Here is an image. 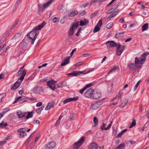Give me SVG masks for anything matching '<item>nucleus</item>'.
<instances>
[{"label": "nucleus", "mask_w": 149, "mask_h": 149, "mask_svg": "<svg viewBox=\"0 0 149 149\" xmlns=\"http://www.w3.org/2000/svg\"><path fill=\"white\" fill-rule=\"evenodd\" d=\"M149 54V52H146L144 53L140 56L138 58L136 57L135 59V63H131L127 65V67L132 71H134L137 68L138 69L141 68L145 62L146 56Z\"/></svg>", "instance_id": "nucleus-1"}, {"label": "nucleus", "mask_w": 149, "mask_h": 149, "mask_svg": "<svg viewBox=\"0 0 149 149\" xmlns=\"http://www.w3.org/2000/svg\"><path fill=\"white\" fill-rule=\"evenodd\" d=\"M46 24V23L44 21L41 24L34 27L33 30L27 34L28 37L32 40L31 44H34V41L39 34V31Z\"/></svg>", "instance_id": "nucleus-2"}, {"label": "nucleus", "mask_w": 149, "mask_h": 149, "mask_svg": "<svg viewBox=\"0 0 149 149\" xmlns=\"http://www.w3.org/2000/svg\"><path fill=\"white\" fill-rule=\"evenodd\" d=\"M108 47L109 48L116 47V54L118 56H120L125 49V47L124 46H121L120 43L117 44L114 41H108L106 43Z\"/></svg>", "instance_id": "nucleus-3"}, {"label": "nucleus", "mask_w": 149, "mask_h": 149, "mask_svg": "<svg viewBox=\"0 0 149 149\" xmlns=\"http://www.w3.org/2000/svg\"><path fill=\"white\" fill-rule=\"evenodd\" d=\"M85 137L82 136L77 142L74 143L73 146L74 149H78L83 143L85 141Z\"/></svg>", "instance_id": "nucleus-4"}, {"label": "nucleus", "mask_w": 149, "mask_h": 149, "mask_svg": "<svg viewBox=\"0 0 149 149\" xmlns=\"http://www.w3.org/2000/svg\"><path fill=\"white\" fill-rule=\"evenodd\" d=\"M57 82L54 80L52 79L47 82V85L53 91H54L57 88L56 87V85L55 84H56Z\"/></svg>", "instance_id": "nucleus-5"}, {"label": "nucleus", "mask_w": 149, "mask_h": 149, "mask_svg": "<svg viewBox=\"0 0 149 149\" xmlns=\"http://www.w3.org/2000/svg\"><path fill=\"white\" fill-rule=\"evenodd\" d=\"M94 92L93 90L90 88L85 93L84 95L86 97L92 98Z\"/></svg>", "instance_id": "nucleus-6"}, {"label": "nucleus", "mask_w": 149, "mask_h": 149, "mask_svg": "<svg viewBox=\"0 0 149 149\" xmlns=\"http://www.w3.org/2000/svg\"><path fill=\"white\" fill-rule=\"evenodd\" d=\"M32 91L34 93L39 94L43 91L42 87L40 86H36L34 87L32 90Z\"/></svg>", "instance_id": "nucleus-7"}, {"label": "nucleus", "mask_w": 149, "mask_h": 149, "mask_svg": "<svg viewBox=\"0 0 149 149\" xmlns=\"http://www.w3.org/2000/svg\"><path fill=\"white\" fill-rule=\"evenodd\" d=\"M25 130L24 128H20L17 130V131L20 133L19 135L20 137L24 138L26 136L27 134L25 132Z\"/></svg>", "instance_id": "nucleus-8"}, {"label": "nucleus", "mask_w": 149, "mask_h": 149, "mask_svg": "<svg viewBox=\"0 0 149 149\" xmlns=\"http://www.w3.org/2000/svg\"><path fill=\"white\" fill-rule=\"evenodd\" d=\"M102 102L100 101L97 102L94 104H92V108L93 109L95 110L100 107L102 104Z\"/></svg>", "instance_id": "nucleus-9"}, {"label": "nucleus", "mask_w": 149, "mask_h": 149, "mask_svg": "<svg viewBox=\"0 0 149 149\" xmlns=\"http://www.w3.org/2000/svg\"><path fill=\"white\" fill-rule=\"evenodd\" d=\"M45 146L48 148L52 149L55 147L56 143L53 141L51 142L46 144Z\"/></svg>", "instance_id": "nucleus-10"}, {"label": "nucleus", "mask_w": 149, "mask_h": 149, "mask_svg": "<svg viewBox=\"0 0 149 149\" xmlns=\"http://www.w3.org/2000/svg\"><path fill=\"white\" fill-rule=\"evenodd\" d=\"M21 84V82L17 81L12 85L11 88V90H14L16 89L20 86Z\"/></svg>", "instance_id": "nucleus-11"}, {"label": "nucleus", "mask_w": 149, "mask_h": 149, "mask_svg": "<svg viewBox=\"0 0 149 149\" xmlns=\"http://www.w3.org/2000/svg\"><path fill=\"white\" fill-rule=\"evenodd\" d=\"M98 145L95 142H93L91 143L88 146V149H97Z\"/></svg>", "instance_id": "nucleus-12"}, {"label": "nucleus", "mask_w": 149, "mask_h": 149, "mask_svg": "<svg viewBox=\"0 0 149 149\" xmlns=\"http://www.w3.org/2000/svg\"><path fill=\"white\" fill-rule=\"evenodd\" d=\"M112 123L113 121H111L110 123L107 127H105L106 124L103 123L102 126L100 127V128L102 130H107L111 128V126Z\"/></svg>", "instance_id": "nucleus-13"}, {"label": "nucleus", "mask_w": 149, "mask_h": 149, "mask_svg": "<svg viewBox=\"0 0 149 149\" xmlns=\"http://www.w3.org/2000/svg\"><path fill=\"white\" fill-rule=\"evenodd\" d=\"M80 25L81 26H85L87 25L89 23L88 19H81L79 22Z\"/></svg>", "instance_id": "nucleus-14"}, {"label": "nucleus", "mask_w": 149, "mask_h": 149, "mask_svg": "<svg viewBox=\"0 0 149 149\" xmlns=\"http://www.w3.org/2000/svg\"><path fill=\"white\" fill-rule=\"evenodd\" d=\"M83 71H75L74 72L69 73L68 74V76H74L77 75H79L81 74H83L84 73Z\"/></svg>", "instance_id": "nucleus-15"}, {"label": "nucleus", "mask_w": 149, "mask_h": 149, "mask_svg": "<svg viewBox=\"0 0 149 149\" xmlns=\"http://www.w3.org/2000/svg\"><path fill=\"white\" fill-rule=\"evenodd\" d=\"M17 114L19 118H22L25 117L27 114L26 112H22L20 111H18L17 112Z\"/></svg>", "instance_id": "nucleus-16"}, {"label": "nucleus", "mask_w": 149, "mask_h": 149, "mask_svg": "<svg viewBox=\"0 0 149 149\" xmlns=\"http://www.w3.org/2000/svg\"><path fill=\"white\" fill-rule=\"evenodd\" d=\"M26 70H24L22 71V72L21 74V76L17 81L21 82V83H22V81L23 80L24 77L26 75Z\"/></svg>", "instance_id": "nucleus-17"}, {"label": "nucleus", "mask_w": 149, "mask_h": 149, "mask_svg": "<svg viewBox=\"0 0 149 149\" xmlns=\"http://www.w3.org/2000/svg\"><path fill=\"white\" fill-rule=\"evenodd\" d=\"M101 96V93L99 91L93 94L92 98L94 99H98L100 98Z\"/></svg>", "instance_id": "nucleus-18"}, {"label": "nucleus", "mask_w": 149, "mask_h": 149, "mask_svg": "<svg viewBox=\"0 0 149 149\" xmlns=\"http://www.w3.org/2000/svg\"><path fill=\"white\" fill-rule=\"evenodd\" d=\"M70 57V56H68L67 58H64L63 61V62L61 64V66L65 65L68 63L69 62Z\"/></svg>", "instance_id": "nucleus-19"}, {"label": "nucleus", "mask_w": 149, "mask_h": 149, "mask_svg": "<svg viewBox=\"0 0 149 149\" xmlns=\"http://www.w3.org/2000/svg\"><path fill=\"white\" fill-rule=\"evenodd\" d=\"M79 26L78 22H77L75 23H72V25L71 26L70 29L73 30L76 29Z\"/></svg>", "instance_id": "nucleus-20"}, {"label": "nucleus", "mask_w": 149, "mask_h": 149, "mask_svg": "<svg viewBox=\"0 0 149 149\" xmlns=\"http://www.w3.org/2000/svg\"><path fill=\"white\" fill-rule=\"evenodd\" d=\"M119 12V11H116L113 12L108 17L107 19L109 20L111 18L113 17L117 14H118Z\"/></svg>", "instance_id": "nucleus-21"}, {"label": "nucleus", "mask_w": 149, "mask_h": 149, "mask_svg": "<svg viewBox=\"0 0 149 149\" xmlns=\"http://www.w3.org/2000/svg\"><path fill=\"white\" fill-rule=\"evenodd\" d=\"M54 0H50L47 3L43 5V9L44 10L46 7H48L54 1Z\"/></svg>", "instance_id": "nucleus-22"}, {"label": "nucleus", "mask_w": 149, "mask_h": 149, "mask_svg": "<svg viewBox=\"0 0 149 149\" xmlns=\"http://www.w3.org/2000/svg\"><path fill=\"white\" fill-rule=\"evenodd\" d=\"M120 92L119 91L118 94L115 97L112 101H114L116 102H118V101L120 98L122 93H120Z\"/></svg>", "instance_id": "nucleus-23"}, {"label": "nucleus", "mask_w": 149, "mask_h": 149, "mask_svg": "<svg viewBox=\"0 0 149 149\" xmlns=\"http://www.w3.org/2000/svg\"><path fill=\"white\" fill-rule=\"evenodd\" d=\"M54 103L53 102H49L47 104L45 108V110H48L50 109V108L53 107L54 106Z\"/></svg>", "instance_id": "nucleus-24"}, {"label": "nucleus", "mask_w": 149, "mask_h": 149, "mask_svg": "<svg viewBox=\"0 0 149 149\" xmlns=\"http://www.w3.org/2000/svg\"><path fill=\"white\" fill-rule=\"evenodd\" d=\"M125 145L124 143H121L118 146L114 149H125Z\"/></svg>", "instance_id": "nucleus-25"}, {"label": "nucleus", "mask_w": 149, "mask_h": 149, "mask_svg": "<svg viewBox=\"0 0 149 149\" xmlns=\"http://www.w3.org/2000/svg\"><path fill=\"white\" fill-rule=\"evenodd\" d=\"M148 23H146L142 26V31H146L148 29Z\"/></svg>", "instance_id": "nucleus-26"}, {"label": "nucleus", "mask_w": 149, "mask_h": 149, "mask_svg": "<svg viewBox=\"0 0 149 149\" xmlns=\"http://www.w3.org/2000/svg\"><path fill=\"white\" fill-rule=\"evenodd\" d=\"M78 13V12L76 10H74L71 12L69 15L70 17H73L77 15Z\"/></svg>", "instance_id": "nucleus-27"}, {"label": "nucleus", "mask_w": 149, "mask_h": 149, "mask_svg": "<svg viewBox=\"0 0 149 149\" xmlns=\"http://www.w3.org/2000/svg\"><path fill=\"white\" fill-rule=\"evenodd\" d=\"M33 111L31 112H27V115L26 116V118L28 119L29 118H32L33 117Z\"/></svg>", "instance_id": "nucleus-28"}, {"label": "nucleus", "mask_w": 149, "mask_h": 149, "mask_svg": "<svg viewBox=\"0 0 149 149\" xmlns=\"http://www.w3.org/2000/svg\"><path fill=\"white\" fill-rule=\"evenodd\" d=\"M93 122L95 124L94 126L96 127L98 125V120L97 117H95L93 118Z\"/></svg>", "instance_id": "nucleus-29"}, {"label": "nucleus", "mask_w": 149, "mask_h": 149, "mask_svg": "<svg viewBox=\"0 0 149 149\" xmlns=\"http://www.w3.org/2000/svg\"><path fill=\"white\" fill-rule=\"evenodd\" d=\"M100 27L97 26H96L93 30V32L94 33L97 32L99 31L100 30Z\"/></svg>", "instance_id": "nucleus-30"}, {"label": "nucleus", "mask_w": 149, "mask_h": 149, "mask_svg": "<svg viewBox=\"0 0 149 149\" xmlns=\"http://www.w3.org/2000/svg\"><path fill=\"white\" fill-rule=\"evenodd\" d=\"M21 34L22 33L21 32L17 33L15 34V35H14V38H15V39H18L20 36Z\"/></svg>", "instance_id": "nucleus-31"}, {"label": "nucleus", "mask_w": 149, "mask_h": 149, "mask_svg": "<svg viewBox=\"0 0 149 149\" xmlns=\"http://www.w3.org/2000/svg\"><path fill=\"white\" fill-rule=\"evenodd\" d=\"M44 108V106H42L37 109L36 110V111L37 113H40L41 111Z\"/></svg>", "instance_id": "nucleus-32"}, {"label": "nucleus", "mask_w": 149, "mask_h": 149, "mask_svg": "<svg viewBox=\"0 0 149 149\" xmlns=\"http://www.w3.org/2000/svg\"><path fill=\"white\" fill-rule=\"evenodd\" d=\"M113 25V23L112 22H110L107 25L106 27L108 29H110L112 27Z\"/></svg>", "instance_id": "nucleus-33"}, {"label": "nucleus", "mask_w": 149, "mask_h": 149, "mask_svg": "<svg viewBox=\"0 0 149 149\" xmlns=\"http://www.w3.org/2000/svg\"><path fill=\"white\" fill-rule=\"evenodd\" d=\"M117 68L118 67L117 66H114L111 69V70L108 73L109 74L112 72H114L117 70Z\"/></svg>", "instance_id": "nucleus-34"}, {"label": "nucleus", "mask_w": 149, "mask_h": 149, "mask_svg": "<svg viewBox=\"0 0 149 149\" xmlns=\"http://www.w3.org/2000/svg\"><path fill=\"white\" fill-rule=\"evenodd\" d=\"M136 125V120L135 119H133L132 123L131 125L129 127L131 128L134 126H135Z\"/></svg>", "instance_id": "nucleus-35"}, {"label": "nucleus", "mask_w": 149, "mask_h": 149, "mask_svg": "<svg viewBox=\"0 0 149 149\" xmlns=\"http://www.w3.org/2000/svg\"><path fill=\"white\" fill-rule=\"evenodd\" d=\"M119 4V3H116L115 4L113 5V7L112 8L113 9L115 10H116V9L118 8Z\"/></svg>", "instance_id": "nucleus-36"}, {"label": "nucleus", "mask_w": 149, "mask_h": 149, "mask_svg": "<svg viewBox=\"0 0 149 149\" xmlns=\"http://www.w3.org/2000/svg\"><path fill=\"white\" fill-rule=\"evenodd\" d=\"M74 30H72V29L70 28L69 29V31L68 33V36H72L74 33Z\"/></svg>", "instance_id": "nucleus-37"}, {"label": "nucleus", "mask_w": 149, "mask_h": 149, "mask_svg": "<svg viewBox=\"0 0 149 149\" xmlns=\"http://www.w3.org/2000/svg\"><path fill=\"white\" fill-rule=\"evenodd\" d=\"M7 125V123H4L3 122H2L0 123V127L1 128H3L5 127Z\"/></svg>", "instance_id": "nucleus-38"}, {"label": "nucleus", "mask_w": 149, "mask_h": 149, "mask_svg": "<svg viewBox=\"0 0 149 149\" xmlns=\"http://www.w3.org/2000/svg\"><path fill=\"white\" fill-rule=\"evenodd\" d=\"M102 25V19H100L99 20L98 22L97 23L96 26H99L100 28Z\"/></svg>", "instance_id": "nucleus-39"}, {"label": "nucleus", "mask_w": 149, "mask_h": 149, "mask_svg": "<svg viewBox=\"0 0 149 149\" xmlns=\"http://www.w3.org/2000/svg\"><path fill=\"white\" fill-rule=\"evenodd\" d=\"M27 100V97L21 99L19 101V103H22L26 101Z\"/></svg>", "instance_id": "nucleus-40"}, {"label": "nucleus", "mask_w": 149, "mask_h": 149, "mask_svg": "<svg viewBox=\"0 0 149 149\" xmlns=\"http://www.w3.org/2000/svg\"><path fill=\"white\" fill-rule=\"evenodd\" d=\"M140 80L139 81H138V82L137 83L136 85H135L134 88V91H135L136 89H137V88L138 87L139 84H140Z\"/></svg>", "instance_id": "nucleus-41"}, {"label": "nucleus", "mask_w": 149, "mask_h": 149, "mask_svg": "<svg viewBox=\"0 0 149 149\" xmlns=\"http://www.w3.org/2000/svg\"><path fill=\"white\" fill-rule=\"evenodd\" d=\"M59 21L58 18L55 17L53 18L52 20V22L53 23H55L58 22Z\"/></svg>", "instance_id": "nucleus-42"}, {"label": "nucleus", "mask_w": 149, "mask_h": 149, "mask_svg": "<svg viewBox=\"0 0 149 149\" xmlns=\"http://www.w3.org/2000/svg\"><path fill=\"white\" fill-rule=\"evenodd\" d=\"M114 10L112 8H111L109 10H108L106 12V13L107 14H109L112 12H113V11H114Z\"/></svg>", "instance_id": "nucleus-43"}, {"label": "nucleus", "mask_w": 149, "mask_h": 149, "mask_svg": "<svg viewBox=\"0 0 149 149\" xmlns=\"http://www.w3.org/2000/svg\"><path fill=\"white\" fill-rule=\"evenodd\" d=\"M6 96L5 94H2L0 95V102L2 101V99Z\"/></svg>", "instance_id": "nucleus-44"}, {"label": "nucleus", "mask_w": 149, "mask_h": 149, "mask_svg": "<svg viewBox=\"0 0 149 149\" xmlns=\"http://www.w3.org/2000/svg\"><path fill=\"white\" fill-rule=\"evenodd\" d=\"M19 20L18 19H16V21L15 23L12 26V28H14L15 26L17 25V23H18L19 22Z\"/></svg>", "instance_id": "nucleus-45"}, {"label": "nucleus", "mask_w": 149, "mask_h": 149, "mask_svg": "<svg viewBox=\"0 0 149 149\" xmlns=\"http://www.w3.org/2000/svg\"><path fill=\"white\" fill-rule=\"evenodd\" d=\"M33 123L35 124H39L40 123V121L38 120H34Z\"/></svg>", "instance_id": "nucleus-46"}, {"label": "nucleus", "mask_w": 149, "mask_h": 149, "mask_svg": "<svg viewBox=\"0 0 149 149\" xmlns=\"http://www.w3.org/2000/svg\"><path fill=\"white\" fill-rule=\"evenodd\" d=\"M86 12L84 10L82 11L79 12V15L81 16H83L86 14Z\"/></svg>", "instance_id": "nucleus-47"}, {"label": "nucleus", "mask_w": 149, "mask_h": 149, "mask_svg": "<svg viewBox=\"0 0 149 149\" xmlns=\"http://www.w3.org/2000/svg\"><path fill=\"white\" fill-rule=\"evenodd\" d=\"M113 130L112 132V135L113 136H115L116 135V129L115 127L114 128H113Z\"/></svg>", "instance_id": "nucleus-48"}, {"label": "nucleus", "mask_w": 149, "mask_h": 149, "mask_svg": "<svg viewBox=\"0 0 149 149\" xmlns=\"http://www.w3.org/2000/svg\"><path fill=\"white\" fill-rule=\"evenodd\" d=\"M7 112V111H5L4 110V111L2 113L0 114V119L3 116L4 114L6 113Z\"/></svg>", "instance_id": "nucleus-49"}, {"label": "nucleus", "mask_w": 149, "mask_h": 149, "mask_svg": "<svg viewBox=\"0 0 149 149\" xmlns=\"http://www.w3.org/2000/svg\"><path fill=\"white\" fill-rule=\"evenodd\" d=\"M63 83L62 82L59 83L57 85V86L58 88H60L63 87Z\"/></svg>", "instance_id": "nucleus-50"}, {"label": "nucleus", "mask_w": 149, "mask_h": 149, "mask_svg": "<svg viewBox=\"0 0 149 149\" xmlns=\"http://www.w3.org/2000/svg\"><path fill=\"white\" fill-rule=\"evenodd\" d=\"M70 101H76L78 100V99L77 98L73 97L72 98H70Z\"/></svg>", "instance_id": "nucleus-51"}, {"label": "nucleus", "mask_w": 149, "mask_h": 149, "mask_svg": "<svg viewBox=\"0 0 149 149\" xmlns=\"http://www.w3.org/2000/svg\"><path fill=\"white\" fill-rule=\"evenodd\" d=\"M74 114L73 113H72L69 116V118L71 120H72L74 118Z\"/></svg>", "instance_id": "nucleus-52"}, {"label": "nucleus", "mask_w": 149, "mask_h": 149, "mask_svg": "<svg viewBox=\"0 0 149 149\" xmlns=\"http://www.w3.org/2000/svg\"><path fill=\"white\" fill-rule=\"evenodd\" d=\"M86 88H85L84 87V88H83L82 89H81L79 91V92L81 94H83V93L84 92V91L86 90Z\"/></svg>", "instance_id": "nucleus-53"}, {"label": "nucleus", "mask_w": 149, "mask_h": 149, "mask_svg": "<svg viewBox=\"0 0 149 149\" xmlns=\"http://www.w3.org/2000/svg\"><path fill=\"white\" fill-rule=\"evenodd\" d=\"M70 102V98H69L65 100H64L63 102L64 104H66Z\"/></svg>", "instance_id": "nucleus-54"}, {"label": "nucleus", "mask_w": 149, "mask_h": 149, "mask_svg": "<svg viewBox=\"0 0 149 149\" xmlns=\"http://www.w3.org/2000/svg\"><path fill=\"white\" fill-rule=\"evenodd\" d=\"M82 65V63L81 62H78L76 63L74 65L75 66H80Z\"/></svg>", "instance_id": "nucleus-55"}, {"label": "nucleus", "mask_w": 149, "mask_h": 149, "mask_svg": "<svg viewBox=\"0 0 149 149\" xmlns=\"http://www.w3.org/2000/svg\"><path fill=\"white\" fill-rule=\"evenodd\" d=\"M22 70H20L18 72L17 74V76L18 77L22 73Z\"/></svg>", "instance_id": "nucleus-56"}, {"label": "nucleus", "mask_w": 149, "mask_h": 149, "mask_svg": "<svg viewBox=\"0 0 149 149\" xmlns=\"http://www.w3.org/2000/svg\"><path fill=\"white\" fill-rule=\"evenodd\" d=\"M27 100H29L30 101H33L34 100H36V98H35L34 97H31V98H29V97H27Z\"/></svg>", "instance_id": "nucleus-57"}, {"label": "nucleus", "mask_w": 149, "mask_h": 149, "mask_svg": "<svg viewBox=\"0 0 149 149\" xmlns=\"http://www.w3.org/2000/svg\"><path fill=\"white\" fill-rule=\"evenodd\" d=\"M76 48H75L72 50V51L70 54L71 56H72V55H73V54H74V53L76 51Z\"/></svg>", "instance_id": "nucleus-58"}, {"label": "nucleus", "mask_w": 149, "mask_h": 149, "mask_svg": "<svg viewBox=\"0 0 149 149\" xmlns=\"http://www.w3.org/2000/svg\"><path fill=\"white\" fill-rule=\"evenodd\" d=\"M97 2V0H92L90 2V5H91L93 3Z\"/></svg>", "instance_id": "nucleus-59"}, {"label": "nucleus", "mask_w": 149, "mask_h": 149, "mask_svg": "<svg viewBox=\"0 0 149 149\" xmlns=\"http://www.w3.org/2000/svg\"><path fill=\"white\" fill-rule=\"evenodd\" d=\"M42 104V103L40 102L37 103L36 104V106L37 107H40Z\"/></svg>", "instance_id": "nucleus-60"}, {"label": "nucleus", "mask_w": 149, "mask_h": 149, "mask_svg": "<svg viewBox=\"0 0 149 149\" xmlns=\"http://www.w3.org/2000/svg\"><path fill=\"white\" fill-rule=\"evenodd\" d=\"M97 15V13H93L91 15L90 17L91 18H92L93 17L96 16Z\"/></svg>", "instance_id": "nucleus-61"}, {"label": "nucleus", "mask_w": 149, "mask_h": 149, "mask_svg": "<svg viewBox=\"0 0 149 149\" xmlns=\"http://www.w3.org/2000/svg\"><path fill=\"white\" fill-rule=\"evenodd\" d=\"M131 144L133 145L135 143V141L134 140H130L129 141Z\"/></svg>", "instance_id": "nucleus-62"}, {"label": "nucleus", "mask_w": 149, "mask_h": 149, "mask_svg": "<svg viewBox=\"0 0 149 149\" xmlns=\"http://www.w3.org/2000/svg\"><path fill=\"white\" fill-rule=\"evenodd\" d=\"M6 46V45L5 44H4L3 45H1V47H0V51L1 50L3 49Z\"/></svg>", "instance_id": "nucleus-63"}, {"label": "nucleus", "mask_w": 149, "mask_h": 149, "mask_svg": "<svg viewBox=\"0 0 149 149\" xmlns=\"http://www.w3.org/2000/svg\"><path fill=\"white\" fill-rule=\"evenodd\" d=\"M146 117L149 119V110L147 111L146 113Z\"/></svg>", "instance_id": "nucleus-64"}]
</instances>
